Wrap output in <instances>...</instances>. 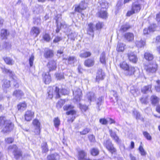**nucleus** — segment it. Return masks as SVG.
<instances>
[{
  "label": "nucleus",
  "mask_w": 160,
  "mask_h": 160,
  "mask_svg": "<svg viewBox=\"0 0 160 160\" xmlns=\"http://www.w3.org/2000/svg\"><path fill=\"white\" fill-rule=\"evenodd\" d=\"M90 131V129L88 128H86L83 129L82 131L80 132L81 134L85 135L89 132Z\"/></svg>",
  "instance_id": "4d7b16f0"
},
{
  "label": "nucleus",
  "mask_w": 160,
  "mask_h": 160,
  "mask_svg": "<svg viewBox=\"0 0 160 160\" xmlns=\"http://www.w3.org/2000/svg\"><path fill=\"white\" fill-rule=\"evenodd\" d=\"M86 5L85 4L84 2L82 1L79 4V6L75 8L76 11L81 12L82 10L86 8Z\"/></svg>",
  "instance_id": "dca6fc26"
},
{
  "label": "nucleus",
  "mask_w": 160,
  "mask_h": 160,
  "mask_svg": "<svg viewBox=\"0 0 160 160\" xmlns=\"http://www.w3.org/2000/svg\"><path fill=\"white\" fill-rule=\"evenodd\" d=\"M128 57L130 61L134 63H136L138 58L133 52H130L128 53Z\"/></svg>",
  "instance_id": "ddd939ff"
},
{
  "label": "nucleus",
  "mask_w": 160,
  "mask_h": 160,
  "mask_svg": "<svg viewBox=\"0 0 160 160\" xmlns=\"http://www.w3.org/2000/svg\"><path fill=\"white\" fill-rule=\"evenodd\" d=\"M43 38L44 40L47 42L49 41L50 39V36L48 34H45L43 36Z\"/></svg>",
  "instance_id": "69168bd1"
},
{
  "label": "nucleus",
  "mask_w": 160,
  "mask_h": 160,
  "mask_svg": "<svg viewBox=\"0 0 160 160\" xmlns=\"http://www.w3.org/2000/svg\"><path fill=\"white\" fill-rule=\"evenodd\" d=\"M65 103V100L61 99L57 102L56 105L57 107L58 108H61Z\"/></svg>",
  "instance_id": "09e8293b"
},
{
  "label": "nucleus",
  "mask_w": 160,
  "mask_h": 160,
  "mask_svg": "<svg viewBox=\"0 0 160 160\" xmlns=\"http://www.w3.org/2000/svg\"><path fill=\"white\" fill-rule=\"evenodd\" d=\"M109 132L110 135L111 137L116 142H118L119 141V138L116 135L115 132L113 131L112 130H109Z\"/></svg>",
  "instance_id": "4be33fe9"
},
{
  "label": "nucleus",
  "mask_w": 160,
  "mask_h": 160,
  "mask_svg": "<svg viewBox=\"0 0 160 160\" xmlns=\"http://www.w3.org/2000/svg\"><path fill=\"white\" fill-rule=\"evenodd\" d=\"M86 153L83 150H80L78 152V159L79 160H83L86 159L85 157Z\"/></svg>",
  "instance_id": "bb28decb"
},
{
  "label": "nucleus",
  "mask_w": 160,
  "mask_h": 160,
  "mask_svg": "<svg viewBox=\"0 0 160 160\" xmlns=\"http://www.w3.org/2000/svg\"><path fill=\"white\" fill-rule=\"evenodd\" d=\"M99 16L102 18H106L107 17V13L105 11H101L98 12Z\"/></svg>",
  "instance_id": "79ce46f5"
},
{
  "label": "nucleus",
  "mask_w": 160,
  "mask_h": 160,
  "mask_svg": "<svg viewBox=\"0 0 160 160\" xmlns=\"http://www.w3.org/2000/svg\"><path fill=\"white\" fill-rule=\"evenodd\" d=\"M157 85H155V88L158 92H160V80L156 81Z\"/></svg>",
  "instance_id": "864d4df0"
},
{
  "label": "nucleus",
  "mask_w": 160,
  "mask_h": 160,
  "mask_svg": "<svg viewBox=\"0 0 160 160\" xmlns=\"http://www.w3.org/2000/svg\"><path fill=\"white\" fill-rule=\"evenodd\" d=\"M53 122L55 127L58 128L60 124V121L58 117L55 118L53 119Z\"/></svg>",
  "instance_id": "4c0bfd02"
},
{
  "label": "nucleus",
  "mask_w": 160,
  "mask_h": 160,
  "mask_svg": "<svg viewBox=\"0 0 160 160\" xmlns=\"http://www.w3.org/2000/svg\"><path fill=\"white\" fill-rule=\"evenodd\" d=\"M4 126L2 130L4 133H8L10 132L13 127V125L10 120L7 121Z\"/></svg>",
  "instance_id": "6e6552de"
},
{
  "label": "nucleus",
  "mask_w": 160,
  "mask_h": 160,
  "mask_svg": "<svg viewBox=\"0 0 160 160\" xmlns=\"http://www.w3.org/2000/svg\"><path fill=\"white\" fill-rule=\"evenodd\" d=\"M103 145L112 154L116 152V149L109 139L104 141Z\"/></svg>",
  "instance_id": "39448f33"
},
{
  "label": "nucleus",
  "mask_w": 160,
  "mask_h": 160,
  "mask_svg": "<svg viewBox=\"0 0 160 160\" xmlns=\"http://www.w3.org/2000/svg\"><path fill=\"white\" fill-rule=\"evenodd\" d=\"M99 122L102 124L106 125L108 121L105 118H101L99 120Z\"/></svg>",
  "instance_id": "0e129e2a"
},
{
  "label": "nucleus",
  "mask_w": 160,
  "mask_h": 160,
  "mask_svg": "<svg viewBox=\"0 0 160 160\" xmlns=\"http://www.w3.org/2000/svg\"><path fill=\"white\" fill-rule=\"evenodd\" d=\"M139 151L140 153L142 156H145L147 154L146 152L145 151L144 149H143V147L141 145L139 146Z\"/></svg>",
  "instance_id": "3c124183"
},
{
  "label": "nucleus",
  "mask_w": 160,
  "mask_h": 160,
  "mask_svg": "<svg viewBox=\"0 0 160 160\" xmlns=\"http://www.w3.org/2000/svg\"><path fill=\"white\" fill-rule=\"evenodd\" d=\"M99 3L102 8H108V3L106 1L102 0L99 2Z\"/></svg>",
  "instance_id": "c9c22d12"
},
{
  "label": "nucleus",
  "mask_w": 160,
  "mask_h": 160,
  "mask_svg": "<svg viewBox=\"0 0 160 160\" xmlns=\"http://www.w3.org/2000/svg\"><path fill=\"white\" fill-rule=\"evenodd\" d=\"M27 107V104L25 102L20 103L17 106L18 110L23 111Z\"/></svg>",
  "instance_id": "473e14b6"
},
{
  "label": "nucleus",
  "mask_w": 160,
  "mask_h": 160,
  "mask_svg": "<svg viewBox=\"0 0 160 160\" xmlns=\"http://www.w3.org/2000/svg\"><path fill=\"white\" fill-rule=\"evenodd\" d=\"M151 88L152 86L151 85L144 86L141 88V92L143 93H148L149 92H151Z\"/></svg>",
  "instance_id": "6ab92c4d"
},
{
  "label": "nucleus",
  "mask_w": 160,
  "mask_h": 160,
  "mask_svg": "<svg viewBox=\"0 0 160 160\" xmlns=\"http://www.w3.org/2000/svg\"><path fill=\"white\" fill-rule=\"evenodd\" d=\"M3 72L7 73L10 77L12 78V80L11 81V83H13V86L15 88H18L19 86V84L18 82V79L17 78L14 76V72L10 69L5 68L3 70Z\"/></svg>",
  "instance_id": "20e7f679"
},
{
  "label": "nucleus",
  "mask_w": 160,
  "mask_h": 160,
  "mask_svg": "<svg viewBox=\"0 0 160 160\" xmlns=\"http://www.w3.org/2000/svg\"><path fill=\"white\" fill-rule=\"evenodd\" d=\"M34 116V112L30 110L26 112L24 115L25 120L29 121H31Z\"/></svg>",
  "instance_id": "9b49d317"
},
{
  "label": "nucleus",
  "mask_w": 160,
  "mask_h": 160,
  "mask_svg": "<svg viewBox=\"0 0 160 160\" xmlns=\"http://www.w3.org/2000/svg\"><path fill=\"white\" fill-rule=\"evenodd\" d=\"M151 100L152 103L155 105L159 102V99L155 95H152L151 97Z\"/></svg>",
  "instance_id": "c85d7f7f"
},
{
  "label": "nucleus",
  "mask_w": 160,
  "mask_h": 160,
  "mask_svg": "<svg viewBox=\"0 0 160 160\" xmlns=\"http://www.w3.org/2000/svg\"><path fill=\"white\" fill-rule=\"evenodd\" d=\"M43 81L46 84H49L51 81V76L48 74H46L43 77Z\"/></svg>",
  "instance_id": "7c9ffc66"
},
{
  "label": "nucleus",
  "mask_w": 160,
  "mask_h": 160,
  "mask_svg": "<svg viewBox=\"0 0 160 160\" xmlns=\"http://www.w3.org/2000/svg\"><path fill=\"white\" fill-rule=\"evenodd\" d=\"M34 57L33 55L32 54L30 57L29 59V64L30 67H32L33 64V62L34 60Z\"/></svg>",
  "instance_id": "5fc2aeb1"
},
{
  "label": "nucleus",
  "mask_w": 160,
  "mask_h": 160,
  "mask_svg": "<svg viewBox=\"0 0 160 160\" xmlns=\"http://www.w3.org/2000/svg\"><path fill=\"white\" fill-rule=\"evenodd\" d=\"M9 121V120H7L5 117H0V126L2 125H4L7 121Z\"/></svg>",
  "instance_id": "a18cd8bd"
},
{
  "label": "nucleus",
  "mask_w": 160,
  "mask_h": 160,
  "mask_svg": "<svg viewBox=\"0 0 160 160\" xmlns=\"http://www.w3.org/2000/svg\"><path fill=\"white\" fill-rule=\"evenodd\" d=\"M8 35L7 30H6L2 29L1 30V36L2 39L6 38Z\"/></svg>",
  "instance_id": "a19ab883"
},
{
  "label": "nucleus",
  "mask_w": 160,
  "mask_h": 160,
  "mask_svg": "<svg viewBox=\"0 0 160 160\" xmlns=\"http://www.w3.org/2000/svg\"><path fill=\"white\" fill-rule=\"evenodd\" d=\"M130 92L135 97L137 96L140 94L138 89L137 88L134 89L133 87H131Z\"/></svg>",
  "instance_id": "f704fd0d"
},
{
  "label": "nucleus",
  "mask_w": 160,
  "mask_h": 160,
  "mask_svg": "<svg viewBox=\"0 0 160 160\" xmlns=\"http://www.w3.org/2000/svg\"><path fill=\"white\" fill-rule=\"evenodd\" d=\"M94 63V61L93 59H88L85 60L84 62V65L88 67H90L92 66Z\"/></svg>",
  "instance_id": "b1692460"
},
{
  "label": "nucleus",
  "mask_w": 160,
  "mask_h": 160,
  "mask_svg": "<svg viewBox=\"0 0 160 160\" xmlns=\"http://www.w3.org/2000/svg\"><path fill=\"white\" fill-rule=\"evenodd\" d=\"M140 100L142 104H147L148 102V96L142 97L140 99Z\"/></svg>",
  "instance_id": "37998d69"
},
{
  "label": "nucleus",
  "mask_w": 160,
  "mask_h": 160,
  "mask_svg": "<svg viewBox=\"0 0 160 160\" xmlns=\"http://www.w3.org/2000/svg\"><path fill=\"white\" fill-rule=\"evenodd\" d=\"M133 113L137 119H140V115L137 111H133Z\"/></svg>",
  "instance_id": "bf43d9fd"
},
{
  "label": "nucleus",
  "mask_w": 160,
  "mask_h": 160,
  "mask_svg": "<svg viewBox=\"0 0 160 160\" xmlns=\"http://www.w3.org/2000/svg\"><path fill=\"white\" fill-rule=\"evenodd\" d=\"M120 67L124 71L125 74L127 76H131L133 75L135 71V68L134 67L129 66L125 62L120 64Z\"/></svg>",
  "instance_id": "7ed1b4c3"
},
{
  "label": "nucleus",
  "mask_w": 160,
  "mask_h": 160,
  "mask_svg": "<svg viewBox=\"0 0 160 160\" xmlns=\"http://www.w3.org/2000/svg\"><path fill=\"white\" fill-rule=\"evenodd\" d=\"M80 108L82 110V111H85L88 109V107L87 106L85 105H82L81 104H79Z\"/></svg>",
  "instance_id": "052dcab7"
},
{
  "label": "nucleus",
  "mask_w": 160,
  "mask_h": 160,
  "mask_svg": "<svg viewBox=\"0 0 160 160\" xmlns=\"http://www.w3.org/2000/svg\"><path fill=\"white\" fill-rule=\"evenodd\" d=\"M68 60L69 64H73L77 61L76 58L75 57L70 56L68 58Z\"/></svg>",
  "instance_id": "c03bdc74"
},
{
  "label": "nucleus",
  "mask_w": 160,
  "mask_h": 160,
  "mask_svg": "<svg viewBox=\"0 0 160 160\" xmlns=\"http://www.w3.org/2000/svg\"><path fill=\"white\" fill-rule=\"evenodd\" d=\"M56 78L58 80H61L64 78V75L63 74H57L56 75Z\"/></svg>",
  "instance_id": "e2e57ef3"
},
{
  "label": "nucleus",
  "mask_w": 160,
  "mask_h": 160,
  "mask_svg": "<svg viewBox=\"0 0 160 160\" xmlns=\"http://www.w3.org/2000/svg\"><path fill=\"white\" fill-rule=\"evenodd\" d=\"M32 124L35 128V132L36 134L37 135L39 134L40 132V122L38 120L35 119L32 122Z\"/></svg>",
  "instance_id": "9d476101"
},
{
  "label": "nucleus",
  "mask_w": 160,
  "mask_h": 160,
  "mask_svg": "<svg viewBox=\"0 0 160 160\" xmlns=\"http://www.w3.org/2000/svg\"><path fill=\"white\" fill-rule=\"evenodd\" d=\"M3 59L7 64L12 65L14 63V61L10 58H3Z\"/></svg>",
  "instance_id": "58836bf2"
},
{
  "label": "nucleus",
  "mask_w": 160,
  "mask_h": 160,
  "mask_svg": "<svg viewBox=\"0 0 160 160\" xmlns=\"http://www.w3.org/2000/svg\"><path fill=\"white\" fill-rule=\"evenodd\" d=\"M44 55L46 58H51L53 55V51L52 50L48 49L45 50Z\"/></svg>",
  "instance_id": "393cba45"
},
{
  "label": "nucleus",
  "mask_w": 160,
  "mask_h": 160,
  "mask_svg": "<svg viewBox=\"0 0 160 160\" xmlns=\"http://www.w3.org/2000/svg\"><path fill=\"white\" fill-rule=\"evenodd\" d=\"M103 23L101 22H98L96 26V28L97 29H101L103 26Z\"/></svg>",
  "instance_id": "13d9d810"
},
{
  "label": "nucleus",
  "mask_w": 160,
  "mask_h": 160,
  "mask_svg": "<svg viewBox=\"0 0 160 160\" xmlns=\"http://www.w3.org/2000/svg\"><path fill=\"white\" fill-rule=\"evenodd\" d=\"M124 37L127 40L130 42L132 41L133 40L134 35L132 33L128 32L125 34Z\"/></svg>",
  "instance_id": "5701e85b"
},
{
  "label": "nucleus",
  "mask_w": 160,
  "mask_h": 160,
  "mask_svg": "<svg viewBox=\"0 0 160 160\" xmlns=\"http://www.w3.org/2000/svg\"><path fill=\"white\" fill-rule=\"evenodd\" d=\"M63 108L64 110L69 111L66 112V114L67 115H71L72 116L70 118V119H68V121L72 122L76 118V111L73 109L74 106L71 105H66L63 107Z\"/></svg>",
  "instance_id": "f03ea898"
},
{
  "label": "nucleus",
  "mask_w": 160,
  "mask_h": 160,
  "mask_svg": "<svg viewBox=\"0 0 160 160\" xmlns=\"http://www.w3.org/2000/svg\"><path fill=\"white\" fill-rule=\"evenodd\" d=\"M57 87H56L54 90V92H53V89L52 87H49L48 88V96L49 98L51 99L53 96H55L56 98H59L60 96V93L62 95H66L68 93V91L65 89H62L60 90Z\"/></svg>",
  "instance_id": "f257e3e1"
},
{
  "label": "nucleus",
  "mask_w": 160,
  "mask_h": 160,
  "mask_svg": "<svg viewBox=\"0 0 160 160\" xmlns=\"http://www.w3.org/2000/svg\"><path fill=\"white\" fill-rule=\"evenodd\" d=\"M155 26L154 25H151L148 28L149 32H153L155 31Z\"/></svg>",
  "instance_id": "774afa93"
},
{
  "label": "nucleus",
  "mask_w": 160,
  "mask_h": 160,
  "mask_svg": "<svg viewBox=\"0 0 160 160\" xmlns=\"http://www.w3.org/2000/svg\"><path fill=\"white\" fill-rule=\"evenodd\" d=\"M104 77V74L102 70L101 69H98L96 74V81L98 82L100 80H102L103 79Z\"/></svg>",
  "instance_id": "4468645a"
},
{
  "label": "nucleus",
  "mask_w": 160,
  "mask_h": 160,
  "mask_svg": "<svg viewBox=\"0 0 160 160\" xmlns=\"http://www.w3.org/2000/svg\"><path fill=\"white\" fill-rule=\"evenodd\" d=\"M10 86V81L7 80H4L3 81V84L2 86L4 88H8Z\"/></svg>",
  "instance_id": "de8ad7c7"
},
{
  "label": "nucleus",
  "mask_w": 160,
  "mask_h": 160,
  "mask_svg": "<svg viewBox=\"0 0 160 160\" xmlns=\"http://www.w3.org/2000/svg\"><path fill=\"white\" fill-rule=\"evenodd\" d=\"M24 95V93L21 90H15L13 93V96L17 98H20Z\"/></svg>",
  "instance_id": "412c9836"
},
{
  "label": "nucleus",
  "mask_w": 160,
  "mask_h": 160,
  "mask_svg": "<svg viewBox=\"0 0 160 160\" xmlns=\"http://www.w3.org/2000/svg\"><path fill=\"white\" fill-rule=\"evenodd\" d=\"M91 54L90 52L83 51L80 52L79 56L81 58H86L90 57Z\"/></svg>",
  "instance_id": "aec40b11"
},
{
  "label": "nucleus",
  "mask_w": 160,
  "mask_h": 160,
  "mask_svg": "<svg viewBox=\"0 0 160 160\" xmlns=\"http://www.w3.org/2000/svg\"><path fill=\"white\" fill-rule=\"evenodd\" d=\"M91 153L93 156H96L99 153V150L97 148H93L91 150Z\"/></svg>",
  "instance_id": "8fccbe9b"
},
{
  "label": "nucleus",
  "mask_w": 160,
  "mask_h": 160,
  "mask_svg": "<svg viewBox=\"0 0 160 160\" xmlns=\"http://www.w3.org/2000/svg\"><path fill=\"white\" fill-rule=\"evenodd\" d=\"M144 68L148 73H154L157 70L158 65L156 64L149 66H145Z\"/></svg>",
  "instance_id": "1a4fd4ad"
},
{
  "label": "nucleus",
  "mask_w": 160,
  "mask_h": 160,
  "mask_svg": "<svg viewBox=\"0 0 160 160\" xmlns=\"http://www.w3.org/2000/svg\"><path fill=\"white\" fill-rule=\"evenodd\" d=\"M87 98L89 101L90 103L95 100L96 97L94 93L90 92L88 93L87 95Z\"/></svg>",
  "instance_id": "f3484780"
},
{
  "label": "nucleus",
  "mask_w": 160,
  "mask_h": 160,
  "mask_svg": "<svg viewBox=\"0 0 160 160\" xmlns=\"http://www.w3.org/2000/svg\"><path fill=\"white\" fill-rule=\"evenodd\" d=\"M59 159V156L56 153L48 155L47 160H58Z\"/></svg>",
  "instance_id": "a878e982"
},
{
  "label": "nucleus",
  "mask_w": 160,
  "mask_h": 160,
  "mask_svg": "<svg viewBox=\"0 0 160 160\" xmlns=\"http://www.w3.org/2000/svg\"><path fill=\"white\" fill-rule=\"evenodd\" d=\"M100 61L102 64H105V55L104 52H103L100 55Z\"/></svg>",
  "instance_id": "49530a36"
},
{
  "label": "nucleus",
  "mask_w": 160,
  "mask_h": 160,
  "mask_svg": "<svg viewBox=\"0 0 160 160\" xmlns=\"http://www.w3.org/2000/svg\"><path fill=\"white\" fill-rule=\"evenodd\" d=\"M132 8L135 13H137L140 11L141 6L139 3L135 2L132 4Z\"/></svg>",
  "instance_id": "a211bd4d"
},
{
  "label": "nucleus",
  "mask_w": 160,
  "mask_h": 160,
  "mask_svg": "<svg viewBox=\"0 0 160 160\" xmlns=\"http://www.w3.org/2000/svg\"><path fill=\"white\" fill-rule=\"evenodd\" d=\"M144 58L148 61H151L153 58V55L148 52H146L144 53Z\"/></svg>",
  "instance_id": "c756f323"
},
{
  "label": "nucleus",
  "mask_w": 160,
  "mask_h": 160,
  "mask_svg": "<svg viewBox=\"0 0 160 160\" xmlns=\"http://www.w3.org/2000/svg\"><path fill=\"white\" fill-rule=\"evenodd\" d=\"M8 149L9 151H11L13 152L14 157L16 159L19 158L22 156L21 152L18 150L17 147L16 145H11L8 148Z\"/></svg>",
  "instance_id": "423d86ee"
},
{
  "label": "nucleus",
  "mask_w": 160,
  "mask_h": 160,
  "mask_svg": "<svg viewBox=\"0 0 160 160\" xmlns=\"http://www.w3.org/2000/svg\"><path fill=\"white\" fill-rule=\"evenodd\" d=\"M41 148L43 152H46L48 150L47 143L46 142H43L41 144Z\"/></svg>",
  "instance_id": "ea45409f"
},
{
  "label": "nucleus",
  "mask_w": 160,
  "mask_h": 160,
  "mask_svg": "<svg viewBox=\"0 0 160 160\" xmlns=\"http://www.w3.org/2000/svg\"><path fill=\"white\" fill-rule=\"evenodd\" d=\"M6 142L8 143H12L14 139L12 138H8L5 140Z\"/></svg>",
  "instance_id": "338daca9"
},
{
  "label": "nucleus",
  "mask_w": 160,
  "mask_h": 160,
  "mask_svg": "<svg viewBox=\"0 0 160 160\" xmlns=\"http://www.w3.org/2000/svg\"><path fill=\"white\" fill-rule=\"evenodd\" d=\"M135 43L138 47L141 48L143 47L145 45V42L142 40H137L136 41Z\"/></svg>",
  "instance_id": "2f4dec72"
},
{
  "label": "nucleus",
  "mask_w": 160,
  "mask_h": 160,
  "mask_svg": "<svg viewBox=\"0 0 160 160\" xmlns=\"http://www.w3.org/2000/svg\"><path fill=\"white\" fill-rule=\"evenodd\" d=\"M47 66L49 69V71L55 70L57 68L56 63L55 61H50L48 62Z\"/></svg>",
  "instance_id": "2eb2a0df"
},
{
  "label": "nucleus",
  "mask_w": 160,
  "mask_h": 160,
  "mask_svg": "<svg viewBox=\"0 0 160 160\" xmlns=\"http://www.w3.org/2000/svg\"><path fill=\"white\" fill-rule=\"evenodd\" d=\"M102 97H99L98 98L97 101V105L98 108H99L100 106L101 105L102 103Z\"/></svg>",
  "instance_id": "6e6d98bb"
},
{
  "label": "nucleus",
  "mask_w": 160,
  "mask_h": 160,
  "mask_svg": "<svg viewBox=\"0 0 160 160\" xmlns=\"http://www.w3.org/2000/svg\"><path fill=\"white\" fill-rule=\"evenodd\" d=\"M125 46V45L123 43H118L117 46V50L118 52H123L124 50Z\"/></svg>",
  "instance_id": "cd10ccee"
},
{
  "label": "nucleus",
  "mask_w": 160,
  "mask_h": 160,
  "mask_svg": "<svg viewBox=\"0 0 160 160\" xmlns=\"http://www.w3.org/2000/svg\"><path fill=\"white\" fill-rule=\"evenodd\" d=\"M73 92L75 97L74 100L77 102L79 101L81 97L82 91L81 90L77 87H75L73 90Z\"/></svg>",
  "instance_id": "0eeeda50"
},
{
  "label": "nucleus",
  "mask_w": 160,
  "mask_h": 160,
  "mask_svg": "<svg viewBox=\"0 0 160 160\" xmlns=\"http://www.w3.org/2000/svg\"><path fill=\"white\" fill-rule=\"evenodd\" d=\"M40 32V30L39 28L36 27H33L31 29L30 34L32 36L36 37L39 34Z\"/></svg>",
  "instance_id": "f8f14e48"
},
{
  "label": "nucleus",
  "mask_w": 160,
  "mask_h": 160,
  "mask_svg": "<svg viewBox=\"0 0 160 160\" xmlns=\"http://www.w3.org/2000/svg\"><path fill=\"white\" fill-rule=\"evenodd\" d=\"M130 28V27L128 24H125L122 25L120 29V31L121 32H124L127 31Z\"/></svg>",
  "instance_id": "e433bc0d"
},
{
  "label": "nucleus",
  "mask_w": 160,
  "mask_h": 160,
  "mask_svg": "<svg viewBox=\"0 0 160 160\" xmlns=\"http://www.w3.org/2000/svg\"><path fill=\"white\" fill-rule=\"evenodd\" d=\"M56 22L57 23V28L56 29V32L57 33H58L61 29V23L59 24L58 20H56Z\"/></svg>",
  "instance_id": "680f3d73"
},
{
  "label": "nucleus",
  "mask_w": 160,
  "mask_h": 160,
  "mask_svg": "<svg viewBox=\"0 0 160 160\" xmlns=\"http://www.w3.org/2000/svg\"><path fill=\"white\" fill-rule=\"evenodd\" d=\"M94 29V25L92 23H90L88 24V33L89 34L91 33H93Z\"/></svg>",
  "instance_id": "72a5a7b5"
},
{
  "label": "nucleus",
  "mask_w": 160,
  "mask_h": 160,
  "mask_svg": "<svg viewBox=\"0 0 160 160\" xmlns=\"http://www.w3.org/2000/svg\"><path fill=\"white\" fill-rule=\"evenodd\" d=\"M143 134L145 137L148 140H151L152 139V137L150 134L147 132H144Z\"/></svg>",
  "instance_id": "603ef678"
}]
</instances>
